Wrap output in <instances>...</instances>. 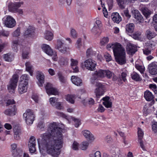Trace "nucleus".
I'll return each mask as SVG.
<instances>
[{"mask_svg":"<svg viewBox=\"0 0 157 157\" xmlns=\"http://www.w3.org/2000/svg\"><path fill=\"white\" fill-rule=\"evenodd\" d=\"M16 110L15 105H14L11 109L6 110L4 112V113L7 115L14 116L16 114Z\"/></svg>","mask_w":157,"mask_h":157,"instance_id":"obj_20","label":"nucleus"},{"mask_svg":"<svg viewBox=\"0 0 157 157\" xmlns=\"http://www.w3.org/2000/svg\"><path fill=\"white\" fill-rule=\"evenodd\" d=\"M20 29L19 28H18L13 33V35L14 37H17L20 35Z\"/></svg>","mask_w":157,"mask_h":157,"instance_id":"obj_54","label":"nucleus"},{"mask_svg":"<svg viewBox=\"0 0 157 157\" xmlns=\"http://www.w3.org/2000/svg\"><path fill=\"white\" fill-rule=\"evenodd\" d=\"M71 66L73 70V72H78V69L77 65L78 64V61L76 59H71Z\"/></svg>","mask_w":157,"mask_h":157,"instance_id":"obj_21","label":"nucleus"},{"mask_svg":"<svg viewBox=\"0 0 157 157\" xmlns=\"http://www.w3.org/2000/svg\"><path fill=\"white\" fill-rule=\"evenodd\" d=\"M145 35L147 39L150 40L154 38L156 36V34L151 29H148L146 31Z\"/></svg>","mask_w":157,"mask_h":157,"instance_id":"obj_23","label":"nucleus"},{"mask_svg":"<svg viewBox=\"0 0 157 157\" xmlns=\"http://www.w3.org/2000/svg\"><path fill=\"white\" fill-rule=\"evenodd\" d=\"M109 41V39L108 37H104L101 40L100 44L102 45H104L107 43Z\"/></svg>","mask_w":157,"mask_h":157,"instance_id":"obj_51","label":"nucleus"},{"mask_svg":"<svg viewBox=\"0 0 157 157\" xmlns=\"http://www.w3.org/2000/svg\"><path fill=\"white\" fill-rule=\"evenodd\" d=\"M58 101V99H57L55 97L51 98H50V102L51 104L52 105L54 104L57 102Z\"/></svg>","mask_w":157,"mask_h":157,"instance_id":"obj_57","label":"nucleus"},{"mask_svg":"<svg viewBox=\"0 0 157 157\" xmlns=\"http://www.w3.org/2000/svg\"><path fill=\"white\" fill-rule=\"evenodd\" d=\"M62 132V128L57 127L56 124H50L46 132L41 136V143L40 145L39 144V148L41 147L52 157H58L63 143Z\"/></svg>","mask_w":157,"mask_h":157,"instance_id":"obj_1","label":"nucleus"},{"mask_svg":"<svg viewBox=\"0 0 157 157\" xmlns=\"http://www.w3.org/2000/svg\"><path fill=\"white\" fill-rule=\"evenodd\" d=\"M91 32L97 36H98L100 33L99 28L97 26H94Z\"/></svg>","mask_w":157,"mask_h":157,"instance_id":"obj_41","label":"nucleus"},{"mask_svg":"<svg viewBox=\"0 0 157 157\" xmlns=\"http://www.w3.org/2000/svg\"><path fill=\"white\" fill-rule=\"evenodd\" d=\"M14 134H21V131L20 128L17 127H16L13 129Z\"/></svg>","mask_w":157,"mask_h":157,"instance_id":"obj_58","label":"nucleus"},{"mask_svg":"<svg viewBox=\"0 0 157 157\" xmlns=\"http://www.w3.org/2000/svg\"><path fill=\"white\" fill-rule=\"evenodd\" d=\"M68 48L64 45L62 47L60 48L59 51L61 53L65 54L68 52Z\"/></svg>","mask_w":157,"mask_h":157,"instance_id":"obj_45","label":"nucleus"},{"mask_svg":"<svg viewBox=\"0 0 157 157\" xmlns=\"http://www.w3.org/2000/svg\"><path fill=\"white\" fill-rule=\"evenodd\" d=\"M126 50L128 53L131 55H133L137 51L136 46L131 43L127 44Z\"/></svg>","mask_w":157,"mask_h":157,"instance_id":"obj_15","label":"nucleus"},{"mask_svg":"<svg viewBox=\"0 0 157 157\" xmlns=\"http://www.w3.org/2000/svg\"><path fill=\"white\" fill-rule=\"evenodd\" d=\"M82 39L80 38H78L76 41L75 46L76 48L80 50L82 47Z\"/></svg>","mask_w":157,"mask_h":157,"instance_id":"obj_40","label":"nucleus"},{"mask_svg":"<svg viewBox=\"0 0 157 157\" xmlns=\"http://www.w3.org/2000/svg\"><path fill=\"white\" fill-rule=\"evenodd\" d=\"M102 100L104 101L103 104L107 108H111L112 107V103L109 101V98L106 96L102 98Z\"/></svg>","mask_w":157,"mask_h":157,"instance_id":"obj_25","label":"nucleus"},{"mask_svg":"<svg viewBox=\"0 0 157 157\" xmlns=\"http://www.w3.org/2000/svg\"><path fill=\"white\" fill-rule=\"evenodd\" d=\"M15 151V154L13 153L12 154L13 156L15 157H23V152L22 149L17 148Z\"/></svg>","mask_w":157,"mask_h":157,"instance_id":"obj_32","label":"nucleus"},{"mask_svg":"<svg viewBox=\"0 0 157 157\" xmlns=\"http://www.w3.org/2000/svg\"><path fill=\"white\" fill-rule=\"evenodd\" d=\"M79 144L76 141L74 142L72 146V148L74 150H78Z\"/></svg>","mask_w":157,"mask_h":157,"instance_id":"obj_49","label":"nucleus"},{"mask_svg":"<svg viewBox=\"0 0 157 157\" xmlns=\"http://www.w3.org/2000/svg\"><path fill=\"white\" fill-rule=\"evenodd\" d=\"M58 76L59 80L61 82L63 83H65L67 81L66 78L64 77L62 73L60 72H59L58 73Z\"/></svg>","mask_w":157,"mask_h":157,"instance_id":"obj_37","label":"nucleus"},{"mask_svg":"<svg viewBox=\"0 0 157 157\" xmlns=\"http://www.w3.org/2000/svg\"><path fill=\"white\" fill-rule=\"evenodd\" d=\"M65 45L64 40L62 38H59L57 40V43L55 46V48L59 50L61 47Z\"/></svg>","mask_w":157,"mask_h":157,"instance_id":"obj_27","label":"nucleus"},{"mask_svg":"<svg viewBox=\"0 0 157 157\" xmlns=\"http://www.w3.org/2000/svg\"><path fill=\"white\" fill-rule=\"evenodd\" d=\"M105 77L106 76L108 78H110L112 76L113 74V73L109 70H105Z\"/></svg>","mask_w":157,"mask_h":157,"instance_id":"obj_47","label":"nucleus"},{"mask_svg":"<svg viewBox=\"0 0 157 157\" xmlns=\"http://www.w3.org/2000/svg\"><path fill=\"white\" fill-rule=\"evenodd\" d=\"M5 25L9 28L14 27L16 24L15 20L12 17L8 16L4 22Z\"/></svg>","mask_w":157,"mask_h":157,"instance_id":"obj_9","label":"nucleus"},{"mask_svg":"<svg viewBox=\"0 0 157 157\" xmlns=\"http://www.w3.org/2000/svg\"><path fill=\"white\" fill-rule=\"evenodd\" d=\"M96 62L91 59H88L84 62V65L86 69L89 70L93 71L96 66Z\"/></svg>","mask_w":157,"mask_h":157,"instance_id":"obj_7","label":"nucleus"},{"mask_svg":"<svg viewBox=\"0 0 157 157\" xmlns=\"http://www.w3.org/2000/svg\"><path fill=\"white\" fill-rule=\"evenodd\" d=\"M46 92L48 95H58L59 92L54 87L52 84L47 83L45 87Z\"/></svg>","mask_w":157,"mask_h":157,"instance_id":"obj_8","label":"nucleus"},{"mask_svg":"<svg viewBox=\"0 0 157 157\" xmlns=\"http://www.w3.org/2000/svg\"><path fill=\"white\" fill-rule=\"evenodd\" d=\"M15 103V102L13 99H9L6 102V106H8L11 105H12V106H11V107H13V105H14V104Z\"/></svg>","mask_w":157,"mask_h":157,"instance_id":"obj_52","label":"nucleus"},{"mask_svg":"<svg viewBox=\"0 0 157 157\" xmlns=\"http://www.w3.org/2000/svg\"><path fill=\"white\" fill-rule=\"evenodd\" d=\"M76 98V97L74 94H68L66 97V99L71 103L74 104L75 102V100Z\"/></svg>","mask_w":157,"mask_h":157,"instance_id":"obj_34","label":"nucleus"},{"mask_svg":"<svg viewBox=\"0 0 157 157\" xmlns=\"http://www.w3.org/2000/svg\"><path fill=\"white\" fill-rule=\"evenodd\" d=\"M152 130L156 132L157 130V122H153L152 126Z\"/></svg>","mask_w":157,"mask_h":157,"instance_id":"obj_59","label":"nucleus"},{"mask_svg":"<svg viewBox=\"0 0 157 157\" xmlns=\"http://www.w3.org/2000/svg\"><path fill=\"white\" fill-rule=\"evenodd\" d=\"M146 45L148 48L153 49L155 45V43L153 41H150L146 43Z\"/></svg>","mask_w":157,"mask_h":157,"instance_id":"obj_44","label":"nucleus"},{"mask_svg":"<svg viewBox=\"0 0 157 157\" xmlns=\"http://www.w3.org/2000/svg\"><path fill=\"white\" fill-rule=\"evenodd\" d=\"M106 47L109 51L113 50L116 61L119 64L122 65L126 63L124 50L120 44L117 42L109 43Z\"/></svg>","mask_w":157,"mask_h":157,"instance_id":"obj_2","label":"nucleus"},{"mask_svg":"<svg viewBox=\"0 0 157 157\" xmlns=\"http://www.w3.org/2000/svg\"><path fill=\"white\" fill-rule=\"evenodd\" d=\"M86 54V56L89 57L91 55H95V52L93 51L91 48H90L88 49L87 50Z\"/></svg>","mask_w":157,"mask_h":157,"instance_id":"obj_46","label":"nucleus"},{"mask_svg":"<svg viewBox=\"0 0 157 157\" xmlns=\"http://www.w3.org/2000/svg\"><path fill=\"white\" fill-rule=\"evenodd\" d=\"M71 79L72 83L77 86H80L82 83L81 79L76 76H72Z\"/></svg>","mask_w":157,"mask_h":157,"instance_id":"obj_22","label":"nucleus"},{"mask_svg":"<svg viewBox=\"0 0 157 157\" xmlns=\"http://www.w3.org/2000/svg\"><path fill=\"white\" fill-rule=\"evenodd\" d=\"M23 117L28 125L32 124L34 120L35 116L33 112L30 109L26 110L23 114Z\"/></svg>","mask_w":157,"mask_h":157,"instance_id":"obj_4","label":"nucleus"},{"mask_svg":"<svg viewBox=\"0 0 157 157\" xmlns=\"http://www.w3.org/2000/svg\"><path fill=\"white\" fill-rule=\"evenodd\" d=\"M111 18L112 21L114 23L117 24H119L122 20L121 17L117 12L112 13L111 15Z\"/></svg>","mask_w":157,"mask_h":157,"instance_id":"obj_18","label":"nucleus"},{"mask_svg":"<svg viewBox=\"0 0 157 157\" xmlns=\"http://www.w3.org/2000/svg\"><path fill=\"white\" fill-rule=\"evenodd\" d=\"M35 138L33 136H31L29 141L28 144V147L29 148V150L31 153H34L36 151Z\"/></svg>","mask_w":157,"mask_h":157,"instance_id":"obj_10","label":"nucleus"},{"mask_svg":"<svg viewBox=\"0 0 157 157\" xmlns=\"http://www.w3.org/2000/svg\"><path fill=\"white\" fill-rule=\"evenodd\" d=\"M131 77L132 79L136 81H140L142 79L139 75L135 72H133L131 74Z\"/></svg>","mask_w":157,"mask_h":157,"instance_id":"obj_33","label":"nucleus"},{"mask_svg":"<svg viewBox=\"0 0 157 157\" xmlns=\"http://www.w3.org/2000/svg\"><path fill=\"white\" fill-rule=\"evenodd\" d=\"M105 70L100 69L96 71L93 75L92 77L91 78L90 81L91 83L95 84L97 82V79L99 77L103 78L105 77Z\"/></svg>","mask_w":157,"mask_h":157,"instance_id":"obj_6","label":"nucleus"},{"mask_svg":"<svg viewBox=\"0 0 157 157\" xmlns=\"http://www.w3.org/2000/svg\"><path fill=\"white\" fill-rule=\"evenodd\" d=\"M34 30L32 28L29 27L25 31L24 35L26 37H30L34 35Z\"/></svg>","mask_w":157,"mask_h":157,"instance_id":"obj_31","label":"nucleus"},{"mask_svg":"<svg viewBox=\"0 0 157 157\" xmlns=\"http://www.w3.org/2000/svg\"><path fill=\"white\" fill-rule=\"evenodd\" d=\"M17 145L16 144H13L11 145L12 154L13 153L14 154H15V151L17 149Z\"/></svg>","mask_w":157,"mask_h":157,"instance_id":"obj_53","label":"nucleus"},{"mask_svg":"<svg viewBox=\"0 0 157 157\" xmlns=\"http://www.w3.org/2000/svg\"><path fill=\"white\" fill-rule=\"evenodd\" d=\"M3 57L5 61L8 62H11L14 59L13 55L10 53L3 55Z\"/></svg>","mask_w":157,"mask_h":157,"instance_id":"obj_30","label":"nucleus"},{"mask_svg":"<svg viewBox=\"0 0 157 157\" xmlns=\"http://www.w3.org/2000/svg\"><path fill=\"white\" fill-rule=\"evenodd\" d=\"M132 13L133 15L134 18L138 23H140L143 22V17L138 10L133 9L132 10Z\"/></svg>","mask_w":157,"mask_h":157,"instance_id":"obj_12","label":"nucleus"},{"mask_svg":"<svg viewBox=\"0 0 157 157\" xmlns=\"http://www.w3.org/2000/svg\"><path fill=\"white\" fill-rule=\"evenodd\" d=\"M19 42L18 40H13L12 43V48L14 51L17 52L18 50Z\"/></svg>","mask_w":157,"mask_h":157,"instance_id":"obj_35","label":"nucleus"},{"mask_svg":"<svg viewBox=\"0 0 157 157\" xmlns=\"http://www.w3.org/2000/svg\"><path fill=\"white\" fill-rule=\"evenodd\" d=\"M71 36L73 38H76L77 37V34L75 30L73 29H71Z\"/></svg>","mask_w":157,"mask_h":157,"instance_id":"obj_63","label":"nucleus"},{"mask_svg":"<svg viewBox=\"0 0 157 157\" xmlns=\"http://www.w3.org/2000/svg\"><path fill=\"white\" fill-rule=\"evenodd\" d=\"M42 48L43 50L48 55L52 56L53 52L49 45L44 44L42 45Z\"/></svg>","mask_w":157,"mask_h":157,"instance_id":"obj_17","label":"nucleus"},{"mask_svg":"<svg viewBox=\"0 0 157 157\" xmlns=\"http://www.w3.org/2000/svg\"><path fill=\"white\" fill-rule=\"evenodd\" d=\"M118 4L121 8L124 9L125 8V6L124 5L123 2L122 0H116Z\"/></svg>","mask_w":157,"mask_h":157,"instance_id":"obj_56","label":"nucleus"},{"mask_svg":"<svg viewBox=\"0 0 157 157\" xmlns=\"http://www.w3.org/2000/svg\"><path fill=\"white\" fill-rule=\"evenodd\" d=\"M94 84H95L96 86L95 93L97 97L98 98L103 95L105 91V86L98 82H96Z\"/></svg>","mask_w":157,"mask_h":157,"instance_id":"obj_5","label":"nucleus"},{"mask_svg":"<svg viewBox=\"0 0 157 157\" xmlns=\"http://www.w3.org/2000/svg\"><path fill=\"white\" fill-rule=\"evenodd\" d=\"M30 48L29 47H25L23 49L22 56L24 59L28 58Z\"/></svg>","mask_w":157,"mask_h":157,"instance_id":"obj_29","label":"nucleus"},{"mask_svg":"<svg viewBox=\"0 0 157 157\" xmlns=\"http://www.w3.org/2000/svg\"><path fill=\"white\" fill-rule=\"evenodd\" d=\"M134 25L133 23H130L126 25V31L128 33L133 32L134 29Z\"/></svg>","mask_w":157,"mask_h":157,"instance_id":"obj_28","label":"nucleus"},{"mask_svg":"<svg viewBox=\"0 0 157 157\" xmlns=\"http://www.w3.org/2000/svg\"><path fill=\"white\" fill-rule=\"evenodd\" d=\"M144 97L147 101H150L153 99L154 96L151 92L146 90L144 93Z\"/></svg>","mask_w":157,"mask_h":157,"instance_id":"obj_24","label":"nucleus"},{"mask_svg":"<svg viewBox=\"0 0 157 157\" xmlns=\"http://www.w3.org/2000/svg\"><path fill=\"white\" fill-rule=\"evenodd\" d=\"M105 109L104 107L101 105H99L97 110L100 112H103L104 111Z\"/></svg>","mask_w":157,"mask_h":157,"instance_id":"obj_64","label":"nucleus"},{"mask_svg":"<svg viewBox=\"0 0 157 157\" xmlns=\"http://www.w3.org/2000/svg\"><path fill=\"white\" fill-rule=\"evenodd\" d=\"M138 139H142L143 138L144 132L140 128H138Z\"/></svg>","mask_w":157,"mask_h":157,"instance_id":"obj_48","label":"nucleus"},{"mask_svg":"<svg viewBox=\"0 0 157 157\" xmlns=\"http://www.w3.org/2000/svg\"><path fill=\"white\" fill-rule=\"evenodd\" d=\"M56 115L59 116L61 117H63L67 119V117L63 113L57 112H56Z\"/></svg>","mask_w":157,"mask_h":157,"instance_id":"obj_61","label":"nucleus"},{"mask_svg":"<svg viewBox=\"0 0 157 157\" xmlns=\"http://www.w3.org/2000/svg\"><path fill=\"white\" fill-rule=\"evenodd\" d=\"M142 12L144 14V15L146 17H148L150 14V12L148 8L146 7H144L141 8Z\"/></svg>","mask_w":157,"mask_h":157,"instance_id":"obj_36","label":"nucleus"},{"mask_svg":"<svg viewBox=\"0 0 157 157\" xmlns=\"http://www.w3.org/2000/svg\"><path fill=\"white\" fill-rule=\"evenodd\" d=\"M19 76L17 74L14 75L10 79L9 84L7 86L8 90L9 92L13 93L17 86Z\"/></svg>","mask_w":157,"mask_h":157,"instance_id":"obj_3","label":"nucleus"},{"mask_svg":"<svg viewBox=\"0 0 157 157\" xmlns=\"http://www.w3.org/2000/svg\"><path fill=\"white\" fill-rule=\"evenodd\" d=\"M73 120L75 122V127L76 128L78 127L81 124V122L79 120L75 118H73Z\"/></svg>","mask_w":157,"mask_h":157,"instance_id":"obj_55","label":"nucleus"},{"mask_svg":"<svg viewBox=\"0 0 157 157\" xmlns=\"http://www.w3.org/2000/svg\"><path fill=\"white\" fill-rule=\"evenodd\" d=\"M26 70L29 73L31 76L33 75V66L29 62L26 63Z\"/></svg>","mask_w":157,"mask_h":157,"instance_id":"obj_26","label":"nucleus"},{"mask_svg":"<svg viewBox=\"0 0 157 157\" xmlns=\"http://www.w3.org/2000/svg\"><path fill=\"white\" fill-rule=\"evenodd\" d=\"M82 133L86 139L90 142H93L95 139L93 134L87 130H83Z\"/></svg>","mask_w":157,"mask_h":157,"instance_id":"obj_11","label":"nucleus"},{"mask_svg":"<svg viewBox=\"0 0 157 157\" xmlns=\"http://www.w3.org/2000/svg\"><path fill=\"white\" fill-rule=\"evenodd\" d=\"M8 9L10 11L15 13L17 8L15 6L13 3H11L9 4L8 5Z\"/></svg>","mask_w":157,"mask_h":157,"instance_id":"obj_39","label":"nucleus"},{"mask_svg":"<svg viewBox=\"0 0 157 157\" xmlns=\"http://www.w3.org/2000/svg\"><path fill=\"white\" fill-rule=\"evenodd\" d=\"M89 145V143L87 141H83L81 144L80 147L82 150H85L87 148Z\"/></svg>","mask_w":157,"mask_h":157,"instance_id":"obj_38","label":"nucleus"},{"mask_svg":"<svg viewBox=\"0 0 157 157\" xmlns=\"http://www.w3.org/2000/svg\"><path fill=\"white\" fill-rule=\"evenodd\" d=\"M136 68L139 70L141 73H143L144 70V67L142 66H140L138 65H135Z\"/></svg>","mask_w":157,"mask_h":157,"instance_id":"obj_50","label":"nucleus"},{"mask_svg":"<svg viewBox=\"0 0 157 157\" xmlns=\"http://www.w3.org/2000/svg\"><path fill=\"white\" fill-rule=\"evenodd\" d=\"M29 79V77L27 75L25 74L22 75L20 77V82H23V83H25L27 82L28 83V81Z\"/></svg>","mask_w":157,"mask_h":157,"instance_id":"obj_42","label":"nucleus"},{"mask_svg":"<svg viewBox=\"0 0 157 157\" xmlns=\"http://www.w3.org/2000/svg\"><path fill=\"white\" fill-rule=\"evenodd\" d=\"M104 57L106 59V61L107 62L110 61L112 60V58L110 55L107 53H106L104 55Z\"/></svg>","mask_w":157,"mask_h":157,"instance_id":"obj_60","label":"nucleus"},{"mask_svg":"<svg viewBox=\"0 0 157 157\" xmlns=\"http://www.w3.org/2000/svg\"><path fill=\"white\" fill-rule=\"evenodd\" d=\"M149 72L152 75H155L157 74V65L154 63L149 64L148 67Z\"/></svg>","mask_w":157,"mask_h":157,"instance_id":"obj_16","label":"nucleus"},{"mask_svg":"<svg viewBox=\"0 0 157 157\" xmlns=\"http://www.w3.org/2000/svg\"><path fill=\"white\" fill-rule=\"evenodd\" d=\"M36 77L38 81V84L39 86H42L44 82L45 77L43 73L41 71H37L36 73Z\"/></svg>","mask_w":157,"mask_h":157,"instance_id":"obj_13","label":"nucleus"},{"mask_svg":"<svg viewBox=\"0 0 157 157\" xmlns=\"http://www.w3.org/2000/svg\"><path fill=\"white\" fill-rule=\"evenodd\" d=\"M109 9H111L113 5V0H107Z\"/></svg>","mask_w":157,"mask_h":157,"instance_id":"obj_62","label":"nucleus"},{"mask_svg":"<svg viewBox=\"0 0 157 157\" xmlns=\"http://www.w3.org/2000/svg\"><path fill=\"white\" fill-rule=\"evenodd\" d=\"M68 61V59L67 58L60 57L59 61V63L62 65H64L67 64Z\"/></svg>","mask_w":157,"mask_h":157,"instance_id":"obj_43","label":"nucleus"},{"mask_svg":"<svg viewBox=\"0 0 157 157\" xmlns=\"http://www.w3.org/2000/svg\"><path fill=\"white\" fill-rule=\"evenodd\" d=\"M54 35L53 33L49 30L46 31L44 33V38L48 40L51 41L53 38Z\"/></svg>","mask_w":157,"mask_h":157,"instance_id":"obj_19","label":"nucleus"},{"mask_svg":"<svg viewBox=\"0 0 157 157\" xmlns=\"http://www.w3.org/2000/svg\"><path fill=\"white\" fill-rule=\"evenodd\" d=\"M28 83H23V82H20L18 86V91L19 94H21L26 92L27 90Z\"/></svg>","mask_w":157,"mask_h":157,"instance_id":"obj_14","label":"nucleus"}]
</instances>
